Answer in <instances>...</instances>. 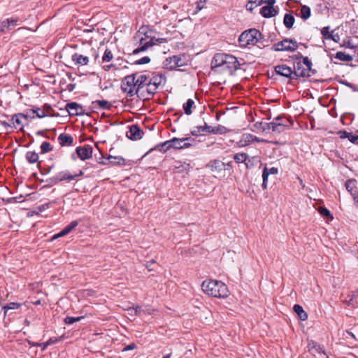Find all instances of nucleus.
Segmentation results:
<instances>
[{"label":"nucleus","mask_w":358,"mask_h":358,"mask_svg":"<svg viewBox=\"0 0 358 358\" xmlns=\"http://www.w3.org/2000/svg\"><path fill=\"white\" fill-rule=\"evenodd\" d=\"M298 43L291 38H285L282 41L275 43L271 47V50L275 52L288 51L294 52L298 48Z\"/></svg>","instance_id":"5"},{"label":"nucleus","mask_w":358,"mask_h":358,"mask_svg":"<svg viewBox=\"0 0 358 358\" xmlns=\"http://www.w3.org/2000/svg\"><path fill=\"white\" fill-rule=\"evenodd\" d=\"M240 68V63L237 58L231 55L226 54L223 70H227L230 75Z\"/></svg>","instance_id":"7"},{"label":"nucleus","mask_w":358,"mask_h":358,"mask_svg":"<svg viewBox=\"0 0 358 358\" xmlns=\"http://www.w3.org/2000/svg\"><path fill=\"white\" fill-rule=\"evenodd\" d=\"M206 132V124L204 126L195 127L192 131L191 134L192 136H198L200 134Z\"/></svg>","instance_id":"42"},{"label":"nucleus","mask_w":358,"mask_h":358,"mask_svg":"<svg viewBox=\"0 0 358 358\" xmlns=\"http://www.w3.org/2000/svg\"><path fill=\"white\" fill-rule=\"evenodd\" d=\"M212 171H220L225 169V164L220 160H214L207 164Z\"/></svg>","instance_id":"25"},{"label":"nucleus","mask_w":358,"mask_h":358,"mask_svg":"<svg viewBox=\"0 0 358 358\" xmlns=\"http://www.w3.org/2000/svg\"><path fill=\"white\" fill-rule=\"evenodd\" d=\"M281 120V116L278 115L275 117L273 120V124L271 125V130L273 132L281 133L285 131L286 128H289V124H292V122L289 119H283L282 122H279Z\"/></svg>","instance_id":"9"},{"label":"nucleus","mask_w":358,"mask_h":358,"mask_svg":"<svg viewBox=\"0 0 358 358\" xmlns=\"http://www.w3.org/2000/svg\"><path fill=\"white\" fill-rule=\"evenodd\" d=\"M187 60L185 55H173L165 59L163 63L164 68L168 70H173L178 67L187 65Z\"/></svg>","instance_id":"4"},{"label":"nucleus","mask_w":358,"mask_h":358,"mask_svg":"<svg viewBox=\"0 0 358 358\" xmlns=\"http://www.w3.org/2000/svg\"><path fill=\"white\" fill-rule=\"evenodd\" d=\"M189 167H190V166L189 164H183L178 166H176L175 169L177 170L178 173H181V172L188 173L189 171Z\"/></svg>","instance_id":"49"},{"label":"nucleus","mask_w":358,"mask_h":358,"mask_svg":"<svg viewBox=\"0 0 358 358\" xmlns=\"http://www.w3.org/2000/svg\"><path fill=\"white\" fill-rule=\"evenodd\" d=\"M113 58V55L110 50L106 49L104 52V54L102 57V62H109L112 60Z\"/></svg>","instance_id":"46"},{"label":"nucleus","mask_w":358,"mask_h":358,"mask_svg":"<svg viewBox=\"0 0 358 358\" xmlns=\"http://www.w3.org/2000/svg\"><path fill=\"white\" fill-rule=\"evenodd\" d=\"M206 133L214 134H222L225 133L227 129L224 126L218 125L217 127H212L206 124Z\"/></svg>","instance_id":"27"},{"label":"nucleus","mask_w":358,"mask_h":358,"mask_svg":"<svg viewBox=\"0 0 358 358\" xmlns=\"http://www.w3.org/2000/svg\"><path fill=\"white\" fill-rule=\"evenodd\" d=\"M248 155L245 152L236 153L234 156V161L238 164L243 163V162L245 163V161L248 159Z\"/></svg>","instance_id":"37"},{"label":"nucleus","mask_w":358,"mask_h":358,"mask_svg":"<svg viewBox=\"0 0 358 358\" xmlns=\"http://www.w3.org/2000/svg\"><path fill=\"white\" fill-rule=\"evenodd\" d=\"M149 81L159 88L165 85L166 77L162 74H153L152 76L150 78Z\"/></svg>","instance_id":"22"},{"label":"nucleus","mask_w":358,"mask_h":358,"mask_svg":"<svg viewBox=\"0 0 358 358\" xmlns=\"http://www.w3.org/2000/svg\"><path fill=\"white\" fill-rule=\"evenodd\" d=\"M19 115H21V117L25 120L35 117V116L31 114V112H29V110H27L25 113H19Z\"/></svg>","instance_id":"55"},{"label":"nucleus","mask_w":358,"mask_h":358,"mask_svg":"<svg viewBox=\"0 0 358 358\" xmlns=\"http://www.w3.org/2000/svg\"><path fill=\"white\" fill-rule=\"evenodd\" d=\"M150 62V58L148 56H145L138 60H136L134 64L138 65H142L148 64Z\"/></svg>","instance_id":"53"},{"label":"nucleus","mask_w":358,"mask_h":358,"mask_svg":"<svg viewBox=\"0 0 358 358\" xmlns=\"http://www.w3.org/2000/svg\"><path fill=\"white\" fill-rule=\"evenodd\" d=\"M92 148L89 145L76 148V153L82 160L88 159L92 156Z\"/></svg>","instance_id":"14"},{"label":"nucleus","mask_w":358,"mask_h":358,"mask_svg":"<svg viewBox=\"0 0 358 358\" xmlns=\"http://www.w3.org/2000/svg\"><path fill=\"white\" fill-rule=\"evenodd\" d=\"M29 112H31V114H33V115L36 114V117H38L39 118H42V117L47 116L46 112H45L44 110H43L40 108L30 109Z\"/></svg>","instance_id":"40"},{"label":"nucleus","mask_w":358,"mask_h":358,"mask_svg":"<svg viewBox=\"0 0 358 358\" xmlns=\"http://www.w3.org/2000/svg\"><path fill=\"white\" fill-rule=\"evenodd\" d=\"M311 15L310 8L308 6H301V10H300V17L303 20H307Z\"/></svg>","instance_id":"34"},{"label":"nucleus","mask_w":358,"mask_h":358,"mask_svg":"<svg viewBox=\"0 0 358 358\" xmlns=\"http://www.w3.org/2000/svg\"><path fill=\"white\" fill-rule=\"evenodd\" d=\"M334 57L342 62H351L353 59L352 56L341 51L337 52Z\"/></svg>","instance_id":"32"},{"label":"nucleus","mask_w":358,"mask_h":358,"mask_svg":"<svg viewBox=\"0 0 358 358\" xmlns=\"http://www.w3.org/2000/svg\"><path fill=\"white\" fill-rule=\"evenodd\" d=\"M72 61L76 65H87L90 61V57L79 52H76L72 55Z\"/></svg>","instance_id":"17"},{"label":"nucleus","mask_w":358,"mask_h":358,"mask_svg":"<svg viewBox=\"0 0 358 358\" xmlns=\"http://www.w3.org/2000/svg\"><path fill=\"white\" fill-rule=\"evenodd\" d=\"M318 210L322 215L325 216L326 217L333 218L330 211L327 208L320 207Z\"/></svg>","instance_id":"52"},{"label":"nucleus","mask_w":358,"mask_h":358,"mask_svg":"<svg viewBox=\"0 0 358 358\" xmlns=\"http://www.w3.org/2000/svg\"><path fill=\"white\" fill-rule=\"evenodd\" d=\"M43 110H44L45 112H46L47 115H48L50 114V111L52 110V107L50 104L45 103L43 107Z\"/></svg>","instance_id":"64"},{"label":"nucleus","mask_w":358,"mask_h":358,"mask_svg":"<svg viewBox=\"0 0 358 358\" xmlns=\"http://www.w3.org/2000/svg\"><path fill=\"white\" fill-rule=\"evenodd\" d=\"M66 109L70 116L83 115L85 113L83 108L76 102L68 103Z\"/></svg>","instance_id":"11"},{"label":"nucleus","mask_w":358,"mask_h":358,"mask_svg":"<svg viewBox=\"0 0 358 358\" xmlns=\"http://www.w3.org/2000/svg\"><path fill=\"white\" fill-rule=\"evenodd\" d=\"M137 78H136V83L137 85V90L136 92H140L141 89L145 87V86L147 85V83L149 82L150 77H148L145 74H137Z\"/></svg>","instance_id":"24"},{"label":"nucleus","mask_w":358,"mask_h":358,"mask_svg":"<svg viewBox=\"0 0 358 358\" xmlns=\"http://www.w3.org/2000/svg\"><path fill=\"white\" fill-rule=\"evenodd\" d=\"M79 224L78 220H73L67 226H66L60 232L55 235L54 238L64 236L69 234L73 229H74Z\"/></svg>","instance_id":"21"},{"label":"nucleus","mask_w":358,"mask_h":358,"mask_svg":"<svg viewBox=\"0 0 358 358\" xmlns=\"http://www.w3.org/2000/svg\"><path fill=\"white\" fill-rule=\"evenodd\" d=\"M26 159L30 164H34L38 160V155L35 152L29 151L26 153Z\"/></svg>","instance_id":"35"},{"label":"nucleus","mask_w":358,"mask_h":358,"mask_svg":"<svg viewBox=\"0 0 358 358\" xmlns=\"http://www.w3.org/2000/svg\"><path fill=\"white\" fill-rule=\"evenodd\" d=\"M267 173H268V175H275L278 173V168L275 167H271L270 169L267 168Z\"/></svg>","instance_id":"60"},{"label":"nucleus","mask_w":358,"mask_h":358,"mask_svg":"<svg viewBox=\"0 0 358 358\" xmlns=\"http://www.w3.org/2000/svg\"><path fill=\"white\" fill-rule=\"evenodd\" d=\"M41 150L42 153L50 152L52 150L50 143L47 141L43 142L41 145Z\"/></svg>","instance_id":"50"},{"label":"nucleus","mask_w":358,"mask_h":358,"mask_svg":"<svg viewBox=\"0 0 358 358\" xmlns=\"http://www.w3.org/2000/svg\"><path fill=\"white\" fill-rule=\"evenodd\" d=\"M303 65H305L306 66V70L308 71V73H310L311 76L312 75H314L315 73H316V71L315 70H313L312 69V62L311 61L308 59V57H303V63H302Z\"/></svg>","instance_id":"38"},{"label":"nucleus","mask_w":358,"mask_h":358,"mask_svg":"<svg viewBox=\"0 0 358 358\" xmlns=\"http://www.w3.org/2000/svg\"><path fill=\"white\" fill-rule=\"evenodd\" d=\"M303 64L301 62H297L294 65L293 70L294 79L296 80L299 78H305L311 76L310 73H308V71L303 67Z\"/></svg>","instance_id":"12"},{"label":"nucleus","mask_w":358,"mask_h":358,"mask_svg":"<svg viewBox=\"0 0 358 358\" xmlns=\"http://www.w3.org/2000/svg\"><path fill=\"white\" fill-rule=\"evenodd\" d=\"M346 189L352 194V190L356 187V180H348L345 182Z\"/></svg>","instance_id":"48"},{"label":"nucleus","mask_w":358,"mask_h":358,"mask_svg":"<svg viewBox=\"0 0 358 358\" xmlns=\"http://www.w3.org/2000/svg\"><path fill=\"white\" fill-rule=\"evenodd\" d=\"M108 162H107L106 161H100L99 162V164H110L112 165H124L125 164V159L120 157V156H116V157H114V156H112V155H109L107 159H106Z\"/></svg>","instance_id":"20"},{"label":"nucleus","mask_w":358,"mask_h":358,"mask_svg":"<svg viewBox=\"0 0 358 358\" xmlns=\"http://www.w3.org/2000/svg\"><path fill=\"white\" fill-rule=\"evenodd\" d=\"M260 14L266 18H270L278 14V10L273 6H263L260 10Z\"/></svg>","instance_id":"23"},{"label":"nucleus","mask_w":358,"mask_h":358,"mask_svg":"<svg viewBox=\"0 0 358 358\" xmlns=\"http://www.w3.org/2000/svg\"><path fill=\"white\" fill-rule=\"evenodd\" d=\"M268 173H267V167L265 166L263 169V171H262V180H263V182H262V187L263 189H266L267 188V183H268Z\"/></svg>","instance_id":"44"},{"label":"nucleus","mask_w":358,"mask_h":358,"mask_svg":"<svg viewBox=\"0 0 358 358\" xmlns=\"http://www.w3.org/2000/svg\"><path fill=\"white\" fill-rule=\"evenodd\" d=\"M195 107L194 101L192 99H187V101L183 104V110L185 113L187 115H189L192 113V108Z\"/></svg>","instance_id":"31"},{"label":"nucleus","mask_w":358,"mask_h":358,"mask_svg":"<svg viewBox=\"0 0 358 358\" xmlns=\"http://www.w3.org/2000/svg\"><path fill=\"white\" fill-rule=\"evenodd\" d=\"M171 148L170 140L166 141L162 143L157 145L155 149L160 151L161 152H166L169 149Z\"/></svg>","instance_id":"36"},{"label":"nucleus","mask_w":358,"mask_h":358,"mask_svg":"<svg viewBox=\"0 0 358 358\" xmlns=\"http://www.w3.org/2000/svg\"><path fill=\"white\" fill-rule=\"evenodd\" d=\"M136 348V345L135 343H130L129 345L125 346L123 349V351H128L134 350Z\"/></svg>","instance_id":"63"},{"label":"nucleus","mask_w":358,"mask_h":358,"mask_svg":"<svg viewBox=\"0 0 358 358\" xmlns=\"http://www.w3.org/2000/svg\"><path fill=\"white\" fill-rule=\"evenodd\" d=\"M205 3L206 0H199V1H197L196 7V11H200L201 10H202L204 8Z\"/></svg>","instance_id":"57"},{"label":"nucleus","mask_w":358,"mask_h":358,"mask_svg":"<svg viewBox=\"0 0 358 358\" xmlns=\"http://www.w3.org/2000/svg\"><path fill=\"white\" fill-rule=\"evenodd\" d=\"M83 174L82 171H80L78 173L76 174H71L69 171H62L57 174L58 180L59 182L67 180L71 181L74 180L76 177L80 176Z\"/></svg>","instance_id":"19"},{"label":"nucleus","mask_w":358,"mask_h":358,"mask_svg":"<svg viewBox=\"0 0 358 358\" xmlns=\"http://www.w3.org/2000/svg\"><path fill=\"white\" fill-rule=\"evenodd\" d=\"M145 87H146L147 94L148 95V96H147L146 99H150V97L152 96L159 89L150 81H149Z\"/></svg>","instance_id":"33"},{"label":"nucleus","mask_w":358,"mask_h":358,"mask_svg":"<svg viewBox=\"0 0 358 358\" xmlns=\"http://www.w3.org/2000/svg\"><path fill=\"white\" fill-rule=\"evenodd\" d=\"M294 22L295 18L293 16V15L290 13H286L284 15L283 24L287 29H290L291 28H292Z\"/></svg>","instance_id":"29"},{"label":"nucleus","mask_w":358,"mask_h":358,"mask_svg":"<svg viewBox=\"0 0 358 358\" xmlns=\"http://www.w3.org/2000/svg\"><path fill=\"white\" fill-rule=\"evenodd\" d=\"M64 322L66 324H72L74 323L73 317L67 316L64 318Z\"/></svg>","instance_id":"62"},{"label":"nucleus","mask_w":358,"mask_h":358,"mask_svg":"<svg viewBox=\"0 0 358 358\" xmlns=\"http://www.w3.org/2000/svg\"><path fill=\"white\" fill-rule=\"evenodd\" d=\"M45 182H47V185L43 187H50L59 182L57 175L54 177L46 179Z\"/></svg>","instance_id":"47"},{"label":"nucleus","mask_w":358,"mask_h":358,"mask_svg":"<svg viewBox=\"0 0 358 358\" xmlns=\"http://www.w3.org/2000/svg\"><path fill=\"white\" fill-rule=\"evenodd\" d=\"M147 36L145 35L144 37H141L139 40L140 47L134 49L133 50V54L136 55L140 52L145 51L148 48L152 47L154 45L157 43H166V38H156L155 37L151 38L148 41H145L147 39Z\"/></svg>","instance_id":"6"},{"label":"nucleus","mask_w":358,"mask_h":358,"mask_svg":"<svg viewBox=\"0 0 358 358\" xmlns=\"http://www.w3.org/2000/svg\"><path fill=\"white\" fill-rule=\"evenodd\" d=\"M19 20L17 18H8L3 20L0 23V31L6 32L7 31L12 30L14 27L18 25Z\"/></svg>","instance_id":"13"},{"label":"nucleus","mask_w":358,"mask_h":358,"mask_svg":"<svg viewBox=\"0 0 358 358\" xmlns=\"http://www.w3.org/2000/svg\"><path fill=\"white\" fill-rule=\"evenodd\" d=\"M195 140L190 137L188 138H173L170 140L171 146L174 149H184L189 148L192 145V143L194 142Z\"/></svg>","instance_id":"8"},{"label":"nucleus","mask_w":358,"mask_h":358,"mask_svg":"<svg viewBox=\"0 0 358 358\" xmlns=\"http://www.w3.org/2000/svg\"><path fill=\"white\" fill-rule=\"evenodd\" d=\"M257 40H254V45H257L259 48L266 47L264 42L266 41L264 37L260 32V36H257Z\"/></svg>","instance_id":"43"},{"label":"nucleus","mask_w":358,"mask_h":358,"mask_svg":"<svg viewBox=\"0 0 358 358\" xmlns=\"http://www.w3.org/2000/svg\"><path fill=\"white\" fill-rule=\"evenodd\" d=\"M201 288L203 292L217 298H224L228 296L227 285L216 280H206L202 282Z\"/></svg>","instance_id":"1"},{"label":"nucleus","mask_w":358,"mask_h":358,"mask_svg":"<svg viewBox=\"0 0 358 358\" xmlns=\"http://www.w3.org/2000/svg\"><path fill=\"white\" fill-rule=\"evenodd\" d=\"M344 134H345V137L348 138L350 142H352L353 143H357V141L358 140L357 135L353 134L352 133H348L346 131H344Z\"/></svg>","instance_id":"51"},{"label":"nucleus","mask_w":358,"mask_h":358,"mask_svg":"<svg viewBox=\"0 0 358 358\" xmlns=\"http://www.w3.org/2000/svg\"><path fill=\"white\" fill-rule=\"evenodd\" d=\"M341 47H345V48H350V49H353L355 48V45H353V43H352L351 41L348 40V41H343V44L341 45Z\"/></svg>","instance_id":"56"},{"label":"nucleus","mask_w":358,"mask_h":358,"mask_svg":"<svg viewBox=\"0 0 358 358\" xmlns=\"http://www.w3.org/2000/svg\"><path fill=\"white\" fill-rule=\"evenodd\" d=\"M254 127L258 130H263V127H264V122H257L254 124Z\"/></svg>","instance_id":"59"},{"label":"nucleus","mask_w":358,"mask_h":358,"mask_svg":"<svg viewBox=\"0 0 358 358\" xmlns=\"http://www.w3.org/2000/svg\"><path fill=\"white\" fill-rule=\"evenodd\" d=\"M225 56L224 53L215 54L211 61V69L213 70L218 67L223 69Z\"/></svg>","instance_id":"18"},{"label":"nucleus","mask_w":358,"mask_h":358,"mask_svg":"<svg viewBox=\"0 0 358 358\" xmlns=\"http://www.w3.org/2000/svg\"><path fill=\"white\" fill-rule=\"evenodd\" d=\"M58 140L62 146L71 145L73 142V138L71 136L64 134H61L58 137Z\"/></svg>","instance_id":"28"},{"label":"nucleus","mask_w":358,"mask_h":358,"mask_svg":"<svg viewBox=\"0 0 358 358\" xmlns=\"http://www.w3.org/2000/svg\"><path fill=\"white\" fill-rule=\"evenodd\" d=\"M330 27L329 26L324 27L321 29V34L324 38L329 39L333 38V31L331 33L329 32Z\"/></svg>","instance_id":"45"},{"label":"nucleus","mask_w":358,"mask_h":358,"mask_svg":"<svg viewBox=\"0 0 358 358\" xmlns=\"http://www.w3.org/2000/svg\"><path fill=\"white\" fill-rule=\"evenodd\" d=\"M94 109L109 110L112 107V104L106 100H96L92 103Z\"/></svg>","instance_id":"26"},{"label":"nucleus","mask_w":358,"mask_h":358,"mask_svg":"<svg viewBox=\"0 0 358 358\" xmlns=\"http://www.w3.org/2000/svg\"><path fill=\"white\" fill-rule=\"evenodd\" d=\"M136 76L137 73L127 76L122 81L121 89L124 92L127 93L129 96H133L135 94H138L139 92H136Z\"/></svg>","instance_id":"3"},{"label":"nucleus","mask_w":358,"mask_h":358,"mask_svg":"<svg viewBox=\"0 0 358 358\" xmlns=\"http://www.w3.org/2000/svg\"><path fill=\"white\" fill-rule=\"evenodd\" d=\"M59 341H61V338H58L55 337V338H50L49 340L47 341V342H48V344L49 345H50L57 343Z\"/></svg>","instance_id":"61"},{"label":"nucleus","mask_w":358,"mask_h":358,"mask_svg":"<svg viewBox=\"0 0 358 358\" xmlns=\"http://www.w3.org/2000/svg\"><path fill=\"white\" fill-rule=\"evenodd\" d=\"M272 124H273V122H268V123L264 122V127H263L262 131L268 132L270 130H271V125Z\"/></svg>","instance_id":"58"},{"label":"nucleus","mask_w":358,"mask_h":358,"mask_svg":"<svg viewBox=\"0 0 358 358\" xmlns=\"http://www.w3.org/2000/svg\"><path fill=\"white\" fill-rule=\"evenodd\" d=\"M355 299V294L353 292H350L347 296V299L343 300V302L348 306L355 307V305L353 302Z\"/></svg>","instance_id":"39"},{"label":"nucleus","mask_w":358,"mask_h":358,"mask_svg":"<svg viewBox=\"0 0 358 358\" xmlns=\"http://www.w3.org/2000/svg\"><path fill=\"white\" fill-rule=\"evenodd\" d=\"M260 36V31L256 29H250L244 31L238 38L239 46L246 48L249 45H254V40Z\"/></svg>","instance_id":"2"},{"label":"nucleus","mask_w":358,"mask_h":358,"mask_svg":"<svg viewBox=\"0 0 358 358\" xmlns=\"http://www.w3.org/2000/svg\"><path fill=\"white\" fill-rule=\"evenodd\" d=\"M21 118V115H19V113L15 114L12 116V120L14 121L18 125H21L22 124Z\"/></svg>","instance_id":"54"},{"label":"nucleus","mask_w":358,"mask_h":358,"mask_svg":"<svg viewBox=\"0 0 358 358\" xmlns=\"http://www.w3.org/2000/svg\"><path fill=\"white\" fill-rule=\"evenodd\" d=\"M275 72L276 74L281 76L294 80L293 76V70L286 64H280L275 66Z\"/></svg>","instance_id":"10"},{"label":"nucleus","mask_w":358,"mask_h":358,"mask_svg":"<svg viewBox=\"0 0 358 358\" xmlns=\"http://www.w3.org/2000/svg\"><path fill=\"white\" fill-rule=\"evenodd\" d=\"M293 310L301 320L305 321L308 319L307 313L300 305L295 304L293 307Z\"/></svg>","instance_id":"30"},{"label":"nucleus","mask_w":358,"mask_h":358,"mask_svg":"<svg viewBox=\"0 0 358 358\" xmlns=\"http://www.w3.org/2000/svg\"><path fill=\"white\" fill-rule=\"evenodd\" d=\"M308 351L313 355H326L325 350L323 346H321L314 341H309L308 343Z\"/></svg>","instance_id":"15"},{"label":"nucleus","mask_w":358,"mask_h":358,"mask_svg":"<svg viewBox=\"0 0 358 358\" xmlns=\"http://www.w3.org/2000/svg\"><path fill=\"white\" fill-rule=\"evenodd\" d=\"M21 306V303L16 302H11L8 303L6 306L3 307L4 314L6 315L8 310H15L19 308Z\"/></svg>","instance_id":"41"},{"label":"nucleus","mask_w":358,"mask_h":358,"mask_svg":"<svg viewBox=\"0 0 358 358\" xmlns=\"http://www.w3.org/2000/svg\"><path fill=\"white\" fill-rule=\"evenodd\" d=\"M143 134V131L137 124H133L129 127V131L127 132V136L134 141L141 139Z\"/></svg>","instance_id":"16"}]
</instances>
